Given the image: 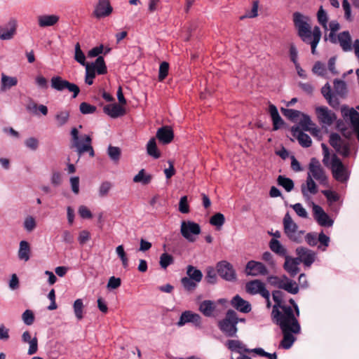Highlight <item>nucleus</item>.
I'll list each match as a JSON object with an SVG mask.
<instances>
[{
    "mask_svg": "<svg viewBox=\"0 0 359 359\" xmlns=\"http://www.w3.org/2000/svg\"><path fill=\"white\" fill-rule=\"evenodd\" d=\"M272 297L275 304L271 311V319L279 326L283 334L279 347L287 350L297 340L296 335L300 334L301 325L298 319L295 318L291 306L285 304L283 292L273 291Z\"/></svg>",
    "mask_w": 359,
    "mask_h": 359,
    "instance_id": "nucleus-1",
    "label": "nucleus"
},
{
    "mask_svg": "<svg viewBox=\"0 0 359 359\" xmlns=\"http://www.w3.org/2000/svg\"><path fill=\"white\" fill-rule=\"evenodd\" d=\"M311 18L299 12L293 13V22L297 29L298 35L306 43L310 44L312 54H316V48L321 39V31L319 27L316 26L311 30L310 25Z\"/></svg>",
    "mask_w": 359,
    "mask_h": 359,
    "instance_id": "nucleus-2",
    "label": "nucleus"
},
{
    "mask_svg": "<svg viewBox=\"0 0 359 359\" xmlns=\"http://www.w3.org/2000/svg\"><path fill=\"white\" fill-rule=\"evenodd\" d=\"M341 115L346 123H348L351 131L347 128L341 127V121H338L337 128L340 130L342 135L346 138H351L352 133H355L359 142V112L353 107L343 105L341 107Z\"/></svg>",
    "mask_w": 359,
    "mask_h": 359,
    "instance_id": "nucleus-3",
    "label": "nucleus"
},
{
    "mask_svg": "<svg viewBox=\"0 0 359 359\" xmlns=\"http://www.w3.org/2000/svg\"><path fill=\"white\" fill-rule=\"evenodd\" d=\"M72 147L75 148L80 157L83 153L88 152L90 156H95L94 149L91 145L92 139L88 135H79L77 128L71 130Z\"/></svg>",
    "mask_w": 359,
    "mask_h": 359,
    "instance_id": "nucleus-4",
    "label": "nucleus"
},
{
    "mask_svg": "<svg viewBox=\"0 0 359 359\" xmlns=\"http://www.w3.org/2000/svg\"><path fill=\"white\" fill-rule=\"evenodd\" d=\"M330 168L335 180L340 183H346L348 181L351 170L336 155L332 156Z\"/></svg>",
    "mask_w": 359,
    "mask_h": 359,
    "instance_id": "nucleus-5",
    "label": "nucleus"
},
{
    "mask_svg": "<svg viewBox=\"0 0 359 359\" xmlns=\"http://www.w3.org/2000/svg\"><path fill=\"white\" fill-rule=\"evenodd\" d=\"M238 322L236 313L233 310H229L225 318L219 321V327L225 335L232 337L236 335Z\"/></svg>",
    "mask_w": 359,
    "mask_h": 359,
    "instance_id": "nucleus-6",
    "label": "nucleus"
},
{
    "mask_svg": "<svg viewBox=\"0 0 359 359\" xmlns=\"http://www.w3.org/2000/svg\"><path fill=\"white\" fill-rule=\"evenodd\" d=\"M283 223L284 232L288 238L297 243H302L304 231L298 229L297 224L292 220L288 212L285 215Z\"/></svg>",
    "mask_w": 359,
    "mask_h": 359,
    "instance_id": "nucleus-7",
    "label": "nucleus"
},
{
    "mask_svg": "<svg viewBox=\"0 0 359 359\" xmlns=\"http://www.w3.org/2000/svg\"><path fill=\"white\" fill-rule=\"evenodd\" d=\"M245 291L251 295H261L266 300V307L269 309L271 306L270 292L266 289L265 284L260 280L255 279L246 283Z\"/></svg>",
    "mask_w": 359,
    "mask_h": 359,
    "instance_id": "nucleus-8",
    "label": "nucleus"
},
{
    "mask_svg": "<svg viewBox=\"0 0 359 359\" xmlns=\"http://www.w3.org/2000/svg\"><path fill=\"white\" fill-rule=\"evenodd\" d=\"M305 241L311 247L317 246L320 251L325 252L330 245V238L322 231L318 234L316 232H310L305 235Z\"/></svg>",
    "mask_w": 359,
    "mask_h": 359,
    "instance_id": "nucleus-9",
    "label": "nucleus"
},
{
    "mask_svg": "<svg viewBox=\"0 0 359 359\" xmlns=\"http://www.w3.org/2000/svg\"><path fill=\"white\" fill-rule=\"evenodd\" d=\"M307 177H310L313 180H316L322 185L327 184V176L319 161L316 158H312L310 161Z\"/></svg>",
    "mask_w": 359,
    "mask_h": 359,
    "instance_id": "nucleus-10",
    "label": "nucleus"
},
{
    "mask_svg": "<svg viewBox=\"0 0 359 359\" xmlns=\"http://www.w3.org/2000/svg\"><path fill=\"white\" fill-rule=\"evenodd\" d=\"M315 112L318 122L323 127H330L337 120V114L325 106L316 107Z\"/></svg>",
    "mask_w": 359,
    "mask_h": 359,
    "instance_id": "nucleus-11",
    "label": "nucleus"
},
{
    "mask_svg": "<svg viewBox=\"0 0 359 359\" xmlns=\"http://www.w3.org/2000/svg\"><path fill=\"white\" fill-rule=\"evenodd\" d=\"M201 231L200 225L194 222L184 220L181 222V234L189 242H194L196 237L201 233Z\"/></svg>",
    "mask_w": 359,
    "mask_h": 359,
    "instance_id": "nucleus-12",
    "label": "nucleus"
},
{
    "mask_svg": "<svg viewBox=\"0 0 359 359\" xmlns=\"http://www.w3.org/2000/svg\"><path fill=\"white\" fill-rule=\"evenodd\" d=\"M50 84L51 87L57 91H62L67 89L69 92L73 93L72 97L74 98L77 97L80 91L77 85L70 83L59 76L52 77Z\"/></svg>",
    "mask_w": 359,
    "mask_h": 359,
    "instance_id": "nucleus-13",
    "label": "nucleus"
},
{
    "mask_svg": "<svg viewBox=\"0 0 359 359\" xmlns=\"http://www.w3.org/2000/svg\"><path fill=\"white\" fill-rule=\"evenodd\" d=\"M313 214L315 220L321 226H332L334 224L333 219L325 212L320 205L311 202Z\"/></svg>",
    "mask_w": 359,
    "mask_h": 359,
    "instance_id": "nucleus-14",
    "label": "nucleus"
},
{
    "mask_svg": "<svg viewBox=\"0 0 359 359\" xmlns=\"http://www.w3.org/2000/svg\"><path fill=\"white\" fill-rule=\"evenodd\" d=\"M218 274L227 281H235L236 273L231 264L227 261H221L217 264Z\"/></svg>",
    "mask_w": 359,
    "mask_h": 359,
    "instance_id": "nucleus-15",
    "label": "nucleus"
},
{
    "mask_svg": "<svg viewBox=\"0 0 359 359\" xmlns=\"http://www.w3.org/2000/svg\"><path fill=\"white\" fill-rule=\"evenodd\" d=\"M295 252L299 263H303L306 266L310 267L316 259V252L307 248L298 247Z\"/></svg>",
    "mask_w": 359,
    "mask_h": 359,
    "instance_id": "nucleus-16",
    "label": "nucleus"
},
{
    "mask_svg": "<svg viewBox=\"0 0 359 359\" xmlns=\"http://www.w3.org/2000/svg\"><path fill=\"white\" fill-rule=\"evenodd\" d=\"M301 191L304 200L311 205L312 196L318 193V186L310 177H306V182L301 185Z\"/></svg>",
    "mask_w": 359,
    "mask_h": 359,
    "instance_id": "nucleus-17",
    "label": "nucleus"
},
{
    "mask_svg": "<svg viewBox=\"0 0 359 359\" xmlns=\"http://www.w3.org/2000/svg\"><path fill=\"white\" fill-rule=\"evenodd\" d=\"M322 194L325 196L330 210L337 214L341 208L342 202L340 201V196L332 190H323Z\"/></svg>",
    "mask_w": 359,
    "mask_h": 359,
    "instance_id": "nucleus-18",
    "label": "nucleus"
},
{
    "mask_svg": "<svg viewBox=\"0 0 359 359\" xmlns=\"http://www.w3.org/2000/svg\"><path fill=\"white\" fill-rule=\"evenodd\" d=\"M226 303V300L224 299H219L217 302L204 300L200 303L198 310L205 317H212L216 311L217 305L218 304H224Z\"/></svg>",
    "mask_w": 359,
    "mask_h": 359,
    "instance_id": "nucleus-19",
    "label": "nucleus"
},
{
    "mask_svg": "<svg viewBox=\"0 0 359 359\" xmlns=\"http://www.w3.org/2000/svg\"><path fill=\"white\" fill-rule=\"evenodd\" d=\"M18 22L15 19H11L6 24L0 25V39L11 40L16 34Z\"/></svg>",
    "mask_w": 359,
    "mask_h": 359,
    "instance_id": "nucleus-20",
    "label": "nucleus"
},
{
    "mask_svg": "<svg viewBox=\"0 0 359 359\" xmlns=\"http://www.w3.org/2000/svg\"><path fill=\"white\" fill-rule=\"evenodd\" d=\"M112 11L113 8L109 0H98L94 8L93 15L100 19L110 15Z\"/></svg>",
    "mask_w": 359,
    "mask_h": 359,
    "instance_id": "nucleus-21",
    "label": "nucleus"
},
{
    "mask_svg": "<svg viewBox=\"0 0 359 359\" xmlns=\"http://www.w3.org/2000/svg\"><path fill=\"white\" fill-rule=\"evenodd\" d=\"M187 323H192L196 327H199L201 323V317L199 314L191 311H185L182 313L177 325L182 327Z\"/></svg>",
    "mask_w": 359,
    "mask_h": 359,
    "instance_id": "nucleus-22",
    "label": "nucleus"
},
{
    "mask_svg": "<svg viewBox=\"0 0 359 359\" xmlns=\"http://www.w3.org/2000/svg\"><path fill=\"white\" fill-rule=\"evenodd\" d=\"M245 272L247 275L252 276H266L269 273L266 267L262 262L253 260L248 262Z\"/></svg>",
    "mask_w": 359,
    "mask_h": 359,
    "instance_id": "nucleus-23",
    "label": "nucleus"
},
{
    "mask_svg": "<svg viewBox=\"0 0 359 359\" xmlns=\"http://www.w3.org/2000/svg\"><path fill=\"white\" fill-rule=\"evenodd\" d=\"M37 23L39 27H53L57 24L60 16L57 14H43L37 16Z\"/></svg>",
    "mask_w": 359,
    "mask_h": 359,
    "instance_id": "nucleus-24",
    "label": "nucleus"
},
{
    "mask_svg": "<svg viewBox=\"0 0 359 359\" xmlns=\"http://www.w3.org/2000/svg\"><path fill=\"white\" fill-rule=\"evenodd\" d=\"M284 269L292 276L294 277L299 271V260L295 257L292 258L288 255L285 257Z\"/></svg>",
    "mask_w": 359,
    "mask_h": 359,
    "instance_id": "nucleus-25",
    "label": "nucleus"
},
{
    "mask_svg": "<svg viewBox=\"0 0 359 359\" xmlns=\"http://www.w3.org/2000/svg\"><path fill=\"white\" fill-rule=\"evenodd\" d=\"M339 43L342 50L348 52L352 50L351 36L348 31H344L336 35V43Z\"/></svg>",
    "mask_w": 359,
    "mask_h": 359,
    "instance_id": "nucleus-26",
    "label": "nucleus"
},
{
    "mask_svg": "<svg viewBox=\"0 0 359 359\" xmlns=\"http://www.w3.org/2000/svg\"><path fill=\"white\" fill-rule=\"evenodd\" d=\"M321 93L332 107L337 108L339 107V101L334 94L332 93L331 86L329 83H326L323 86Z\"/></svg>",
    "mask_w": 359,
    "mask_h": 359,
    "instance_id": "nucleus-27",
    "label": "nucleus"
},
{
    "mask_svg": "<svg viewBox=\"0 0 359 359\" xmlns=\"http://www.w3.org/2000/svg\"><path fill=\"white\" fill-rule=\"evenodd\" d=\"M173 138L174 132L170 126H164L158 128V142L168 144L172 141Z\"/></svg>",
    "mask_w": 359,
    "mask_h": 359,
    "instance_id": "nucleus-28",
    "label": "nucleus"
},
{
    "mask_svg": "<svg viewBox=\"0 0 359 359\" xmlns=\"http://www.w3.org/2000/svg\"><path fill=\"white\" fill-rule=\"evenodd\" d=\"M225 345L231 351L238 353L239 355L250 353V348L240 340L229 339L226 341Z\"/></svg>",
    "mask_w": 359,
    "mask_h": 359,
    "instance_id": "nucleus-29",
    "label": "nucleus"
},
{
    "mask_svg": "<svg viewBox=\"0 0 359 359\" xmlns=\"http://www.w3.org/2000/svg\"><path fill=\"white\" fill-rule=\"evenodd\" d=\"M231 305L236 310L244 313H249L252 309L251 304L239 295H236L232 299Z\"/></svg>",
    "mask_w": 359,
    "mask_h": 359,
    "instance_id": "nucleus-30",
    "label": "nucleus"
},
{
    "mask_svg": "<svg viewBox=\"0 0 359 359\" xmlns=\"http://www.w3.org/2000/svg\"><path fill=\"white\" fill-rule=\"evenodd\" d=\"M103 111L106 114L112 118L122 116L126 113L125 109L117 104H107L104 107Z\"/></svg>",
    "mask_w": 359,
    "mask_h": 359,
    "instance_id": "nucleus-31",
    "label": "nucleus"
},
{
    "mask_svg": "<svg viewBox=\"0 0 359 359\" xmlns=\"http://www.w3.org/2000/svg\"><path fill=\"white\" fill-rule=\"evenodd\" d=\"M18 80L15 76H8L4 73L1 74L0 90L6 92L11 88L17 86Z\"/></svg>",
    "mask_w": 359,
    "mask_h": 359,
    "instance_id": "nucleus-32",
    "label": "nucleus"
},
{
    "mask_svg": "<svg viewBox=\"0 0 359 359\" xmlns=\"http://www.w3.org/2000/svg\"><path fill=\"white\" fill-rule=\"evenodd\" d=\"M31 248L29 243L26 241H21L19 243L18 257L20 260L27 262L29 260Z\"/></svg>",
    "mask_w": 359,
    "mask_h": 359,
    "instance_id": "nucleus-33",
    "label": "nucleus"
},
{
    "mask_svg": "<svg viewBox=\"0 0 359 359\" xmlns=\"http://www.w3.org/2000/svg\"><path fill=\"white\" fill-rule=\"evenodd\" d=\"M292 131L293 135L297 137L301 146L303 147H309L311 145L312 141L309 135L300 130L297 127H293Z\"/></svg>",
    "mask_w": 359,
    "mask_h": 359,
    "instance_id": "nucleus-34",
    "label": "nucleus"
},
{
    "mask_svg": "<svg viewBox=\"0 0 359 359\" xmlns=\"http://www.w3.org/2000/svg\"><path fill=\"white\" fill-rule=\"evenodd\" d=\"M269 112L273 121V130H278L283 126L284 123L279 115L277 107L275 105L270 104L269 106Z\"/></svg>",
    "mask_w": 359,
    "mask_h": 359,
    "instance_id": "nucleus-35",
    "label": "nucleus"
},
{
    "mask_svg": "<svg viewBox=\"0 0 359 359\" xmlns=\"http://www.w3.org/2000/svg\"><path fill=\"white\" fill-rule=\"evenodd\" d=\"M269 248L272 252L281 257H286L287 250L281 243L276 238H272L269 242Z\"/></svg>",
    "mask_w": 359,
    "mask_h": 359,
    "instance_id": "nucleus-36",
    "label": "nucleus"
},
{
    "mask_svg": "<svg viewBox=\"0 0 359 359\" xmlns=\"http://www.w3.org/2000/svg\"><path fill=\"white\" fill-rule=\"evenodd\" d=\"M70 114L68 110L58 111L55 115V121L57 127L60 128L67 124L69 120Z\"/></svg>",
    "mask_w": 359,
    "mask_h": 359,
    "instance_id": "nucleus-37",
    "label": "nucleus"
},
{
    "mask_svg": "<svg viewBox=\"0 0 359 359\" xmlns=\"http://www.w3.org/2000/svg\"><path fill=\"white\" fill-rule=\"evenodd\" d=\"M334 94L341 97H344L347 93L346 83L342 80L335 79L334 81Z\"/></svg>",
    "mask_w": 359,
    "mask_h": 359,
    "instance_id": "nucleus-38",
    "label": "nucleus"
},
{
    "mask_svg": "<svg viewBox=\"0 0 359 359\" xmlns=\"http://www.w3.org/2000/svg\"><path fill=\"white\" fill-rule=\"evenodd\" d=\"M90 67L94 69V72L98 74H104L107 72V67L104 58L102 56H99L94 63L90 65Z\"/></svg>",
    "mask_w": 359,
    "mask_h": 359,
    "instance_id": "nucleus-39",
    "label": "nucleus"
},
{
    "mask_svg": "<svg viewBox=\"0 0 359 359\" xmlns=\"http://www.w3.org/2000/svg\"><path fill=\"white\" fill-rule=\"evenodd\" d=\"M152 176L145 172L144 169H142L134 177L133 182L136 183H141L142 184L146 185L150 183L151 181Z\"/></svg>",
    "mask_w": 359,
    "mask_h": 359,
    "instance_id": "nucleus-40",
    "label": "nucleus"
},
{
    "mask_svg": "<svg viewBox=\"0 0 359 359\" xmlns=\"http://www.w3.org/2000/svg\"><path fill=\"white\" fill-rule=\"evenodd\" d=\"M225 222L224 215L220 212H217L212 215L210 219V224L215 226L217 230L221 229Z\"/></svg>",
    "mask_w": 359,
    "mask_h": 359,
    "instance_id": "nucleus-41",
    "label": "nucleus"
},
{
    "mask_svg": "<svg viewBox=\"0 0 359 359\" xmlns=\"http://www.w3.org/2000/svg\"><path fill=\"white\" fill-rule=\"evenodd\" d=\"M278 184L281 186L287 192L291 191L294 188V182L288 177L279 175L277 179Z\"/></svg>",
    "mask_w": 359,
    "mask_h": 359,
    "instance_id": "nucleus-42",
    "label": "nucleus"
},
{
    "mask_svg": "<svg viewBox=\"0 0 359 359\" xmlns=\"http://www.w3.org/2000/svg\"><path fill=\"white\" fill-rule=\"evenodd\" d=\"M83 302L81 299H77L73 304V309L75 316L78 320H81L83 318Z\"/></svg>",
    "mask_w": 359,
    "mask_h": 359,
    "instance_id": "nucleus-43",
    "label": "nucleus"
},
{
    "mask_svg": "<svg viewBox=\"0 0 359 359\" xmlns=\"http://www.w3.org/2000/svg\"><path fill=\"white\" fill-rule=\"evenodd\" d=\"M187 273L188 277L199 283L203 277L202 272L191 265L187 266Z\"/></svg>",
    "mask_w": 359,
    "mask_h": 359,
    "instance_id": "nucleus-44",
    "label": "nucleus"
},
{
    "mask_svg": "<svg viewBox=\"0 0 359 359\" xmlns=\"http://www.w3.org/2000/svg\"><path fill=\"white\" fill-rule=\"evenodd\" d=\"M317 18L320 25L324 28L325 30L328 29V15L327 12L323 9V6L319 8L317 13Z\"/></svg>",
    "mask_w": 359,
    "mask_h": 359,
    "instance_id": "nucleus-45",
    "label": "nucleus"
},
{
    "mask_svg": "<svg viewBox=\"0 0 359 359\" xmlns=\"http://www.w3.org/2000/svg\"><path fill=\"white\" fill-rule=\"evenodd\" d=\"M329 28L330 32L328 36L329 41L332 43H336V34L335 32L340 29L339 23L336 20H332L329 23Z\"/></svg>",
    "mask_w": 359,
    "mask_h": 359,
    "instance_id": "nucleus-46",
    "label": "nucleus"
},
{
    "mask_svg": "<svg viewBox=\"0 0 359 359\" xmlns=\"http://www.w3.org/2000/svg\"><path fill=\"white\" fill-rule=\"evenodd\" d=\"M121 149L118 147H113L109 145L107 149V154L110 159L114 162L118 163L121 157Z\"/></svg>",
    "mask_w": 359,
    "mask_h": 359,
    "instance_id": "nucleus-47",
    "label": "nucleus"
},
{
    "mask_svg": "<svg viewBox=\"0 0 359 359\" xmlns=\"http://www.w3.org/2000/svg\"><path fill=\"white\" fill-rule=\"evenodd\" d=\"M23 227L27 233L32 232L36 227V221L33 216L29 215L25 218Z\"/></svg>",
    "mask_w": 359,
    "mask_h": 359,
    "instance_id": "nucleus-48",
    "label": "nucleus"
},
{
    "mask_svg": "<svg viewBox=\"0 0 359 359\" xmlns=\"http://www.w3.org/2000/svg\"><path fill=\"white\" fill-rule=\"evenodd\" d=\"M315 125L309 115L302 114L299 121V126L305 130L309 131Z\"/></svg>",
    "mask_w": 359,
    "mask_h": 359,
    "instance_id": "nucleus-49",
    "label": "nucleus"
},
{
    "mask_svg": "<svg viewBox=\"0 0 359 359\" xmlns=\"http://www.w3.org/2000/svg\"><path fill=\"white\" fill-rule=\"evenodd\" d=\"M112 187V184L110 182H102L98 188V196L100 198L106 197Z\"/></svg>",
    "mask_w": 359,
    "mask_h": 359,
    "instance_id": "nucleus-50",
    "label": "nucleus"
},
{
    "mask_svg": "<svg viewBox=\"0 0 359 359\" xmlns=\"http://www.w3.org/2000/svg\"><path fill=\"white\" fill-rule=\"evenodd\" d=\"M116 253L120 258L123 268H127L128 266V259L125 252L124 248L122 245H118L116 248Z\"/></svg>",
    "mask_w": 359,
    "mask_h": 359,
    "instance_id": "nucleus-51",
    "label": "nucleus"
},
{
    "mask_svg": "<svg viewBox=\"0 0 359 359\" xmlns=\"http://www.w3.org/2000/svg\"><path fill=\"white\" fill-rule=\"evenodd\" d=\"M74 59L83 66L86 67V65H89L88 63L86 62V56L83 51L81 50L79 43H76L75 46Z\"/></svg>",
    "mask_w": 359,
    "mask_h": 359,
    "instance_id": "nucleus-52",
    "label": "nucleus"
},
{
    "mask_svg": "<svg viewBox=\"0 0 359 359\" xmlns=\"http://www.w3.org/2000/svg\"><path fill=\"white\" fill-rule=\"evenodd\" d=\"M283 290L290 294H295L299 292V287L294 281L287 278L285 286H283Z\"/></svg>",
    "mask_w": 359,
    "mask_h": 359,
    "instance_id": "nucleus-53",
    "label": "nucleus"
},
{
    "mask_svg": "<svg viewBox=\"0 0 359 359\" xmlns=\"http://www.w3.org/2000/svg\"><path fill=\"white\" fill-rule=\"evenodd\" d=\"M34 318V314L32 310L27 309L22 314V320L26 325H32Z\"/></svg>",
    "mask_w": 359,
    "mask_h": 359,
    "instance_id": "nucleus-54",
    "label": "nucleus"
},
{
    "mask_svg": "<svg viewBox=\"0 0 359 359\" xmlns=\"http://www.w3.org/2000/svg\"><path fill=\"white\" fill-rule=\"evenodd\" d=\"M25 146L32 150V151H36L39 148V140L36 137H29L27 138L24 142Z\"/></svg>",
    "mask_w": 359,
    "mask_h": 359,
    "instance_id": "nucleus-55",
    "label": "nucleus"
},
{
    "mask_svg": "<svg viewBox=\"0 0 359 359\" xmlns=\"http://www.w3.org/2000/svg\"><path fill=\"white\" fill-rule=\"evenodd\" d=\"M97 108L95 106L87 102H81L79 106V110L83 114H91L95 112Z\"/></svg>",
    "mask_w": 359,
    "mask_h": 359,
    "instance_id": "nucleus-56",
    "label": "nucleus"
},
{
    "mask_svg": "<svg viewBox=\"0 0 359 359\" xmlns=\"http://www.w3.org/2000/svg\"><path fill=\"white\" fill-rule=\"evenodd\" d=\"M312 72L313 74H317L320 76H325L326 75V68L323 63L321 62H316L312 69Z\"/></svg>",
    "mask_w": 359,
    "mask_h": 359,
    "instance_id": "nucleus-57",
    "label": "nucleus"
},
{
    "mask_svg": "<svg viewBox=\"0 0 359 359\" xmlns=\"http://www.w3.org/2000/svg\"><path fill=\"white\" fill-rule=\"evenodd\" d=\"M173 257L171 255L163 253L161 255L159 264L163 269H166L173 263Z\"/></svg>",
    "mask_w": 359,
    "mask_h": 359,
    "instance_id": "nucleus-58",
    "label": "nucleus"
},
{
    "mask_svg": "<svg viewBox=\"0 0 359 359\" xmlns=\"http://www.w3.org/2000/svg\"><path fill=\"white\" fill-rule=\"evenodd\" d=\"M169 64L167 62L161 63L158 67V81L163 80L168 75Z\"/></svg>",
    "mask_w": 359,
    "mask_h": 359,
    "instance_id": "nucleus-59",
    "label": "nucleus"
},
{
    "mask_svg": "<svg viewBox=\"0 0 359 359\" xmlns=\"http://www.w3.org/2000/svg\"><path fill=\"white\" fill-rule=\"evenodd\" d=\"M121 280L120 278L111 276L109 278V279L108 280V283L107 285V288L110 291L113 290H116L121 286Z\"/></svg>",
    "mask_w": 359,
    "mask_h": 359,
    "instance_id": "nucleus-60",
    "label": "nucleus"
},
{
    "mask_svg": "<svg viewBox=\"0 0 359 359\" xmlns=\"http://www.w3.org/2000/svg\"><path fill=\"white\" fill-rule=\"evenodd\" d=\"M86 76H85V82L88 85H91L93 83V79L95 76V72L94 69L90 67V65H86Z\"/></svg>",
    "mask_w": 359,
    "mask_h": 359,
    "instance_id": "nucleus-61",
    "label": "nucleus"
},
{
    "mask_svg": "<svg viewBox=\"0 0 359 359\" xmlns=\"http://www.w3.org/2000/svg\"><path fill=\"white\" fill-rule=\"evenodd\" d=\"M291 207L299 217L302 218L308 217V212L301 203H295L292 205Z\"/></svg>",
    "mask_w": 359,
    "mask_h": 359,
    "instance_id": "nucleus-62",
    "label": "nucleus"
},
{
    "mask_svg": "<svg viewBox=\"0 0 359 359\" xmlns=\"http://www.w3.org/2000/svg\"><path fill=\"white\" fill-rule=\"evenodd\" d=\"M330 145L337 149L344 142L340 136L337 133H332L329 140Z\"/></svg>",
    "mask_w": 359,
    "mask_h": 359,
    "instance_id": "nucleus-63",
    "label": "nucleus"
},
{
    "mask_svg": "<svg viewBox=\"0 0 359 359\" xmlns=\"http://www.w3.org/2000/svg\"><path fill=\"white\" fill-rule=\"evenodd\" d=\"M335 150L344 157H348L351 154L350 144L344 142Z\"/></svg>",
    "mask_w": 359,
    "mask_h": 359,
    "instance_id": "nucleus-64",
    "label": "nucleus"
}]
</instances>
